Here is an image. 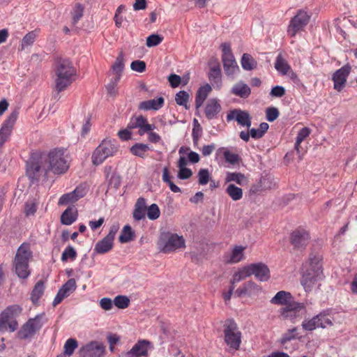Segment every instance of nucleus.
<instances>
[{
	"instance_id": "nucleus-27",
	"label": "nucleus",
	"mask_w": 357,
	"mask_h": 357,
	"mask_svg": "<svg viewBox=\"0 0 357 357\" xmlns=\"http://www.w3.org/2000/svg\"><path fill=\"white\" fill-rule=\"evenodd\" d=\"M164 104V98L159 97L156 99H152L141 102L139 105V109L141 110H158L162 107Z\"/></svg>"
},
{
	"instance_id": "nucleus-3",
	"label": "nucleus",
	"mask_w": 357,
	"mask_h": 357,
	"mask_svg": "<svg viewBox=\"0 0 357 357\" xmlns=\"http://www.w3.org/2000/svg\"><path fill=\"white\" fill-rule=\"evenodd\" d=\"M22 312V307L18 305H13L6 307L0 314V332L9 329L14 332L18 327V323L15 318Z\"/></svg>"
},
{
	"instance_id": "nucleus-36",
	"label": "nucleus",
	"mask_w": 357,
	"mask_h": 357,
	"mask_svg": "<svg viewBox=\"0 0 357 357\" xmlns=\"http://www.w3.org/2000/svg\"><path fill=\"white\" fill-rule=\"evenodd\" d=\"M211 91V86L208 84L203 86L199 89L196 95L195 106L200 107Z\"/></svg>"
},
{
	"instance_id": "nucleus-62",
	"label": "nucleus",
	"mask_w": 357,
	"mask_h": 357,
	"mask_svg": "<svg viewBox=\"0 0 357 357\" xmlns=\"http://www.w3.org/2000/svg\"><path fill=\"white\" fill-rule=\"evenodd\" d=\"M114 305V301H112L109 298H103L100 301V305L104 310H110Z\"/></svg>"
},
{
	"instance_id": "nucleus-6",
	"label": "nucleus",
	"mask_w": 357,
	"mask_h": 357,
	"mask_svg": "<svg viewBox=\"0 0 357 357\" xmlns=\"http://www.w3.org/2000/svg\"><path fill=\"white\" fill-rule=\"evenodd\" d=\"M225 341L232 349L238 350L241 343V333L237 324L233 321H228L225 325Z\"/></svg>"
},
{
	"instance_id": "nucleus-23",
	"label": "nucleus",
	"mask_w": 357,
	"mask_h": 357,
	"mask_svg": "<svg viewBox=\"0 0 357 357\" xmlns=\"http://www.w3.org/2000/svg\"><path fill=\"white\" fill-rule=\"evenodd\" d=\"M261 291L260 286L252 281H248L244 283L241 287L236 289V293L238 296L243 295L253 296L257 295Z\"/></svg>"
},
{
	"instance_id": "nucleus-20",
	"label": "nucleus",
	"mask_w": 357,
	"mask_h": 357,
	"mask_svg": "<svg viewBox=\"0 0 357 357\" xmlns=\"http://www.w3.org/2000/svg\"><path fill=\"white\" fill-rule=\"evenodd\" d=\"M309 241V234L304 229L294 231L291 235V242L294 248L302 249L305 248Z\"/></svg>"
},
{
	"instance_id": "nucleus-12",
	"label": "nucleus",
	"mask_w": 357,
	"mask_h": 357,
	"mask_svg": "<svg viewBox=\"0 0 357 357\" xmlns=\"http://www.w3.org/2000/svg\"><path fill=\"white\" fill-rule=\"evenodd\" d=\"M40 319V315L29 319L17 332L19 338L26 339L33 335L43 326Z\"/></svg>"
},
{
	"instance_id": "nucleus-14",
	"label": "nucleus",
	"mask_w": 357,
	"mask_h": 357,
	"mask_svg": "<svg viewBox=\"0 0 357 357\" xmlns=\"http://www.w3.org/2000/svg\"><path fill=\"white\" fill-rule=\"evenodd\" d=\"M227 121L235 120L241 126L250 128L251 126V117L248 112L236 109L230 111L227 115Z\"/></svg>"
},
{
	"instance_id": "nucleus-34",
	"label": "nucleus",
	"mask_w": 357,
	"mask_h": 357,
	"mask_svg": "<svg viewBox=\"0 0 357 357\" xmlns=\"http://www.w3.org/2000/svg\"><path fill=\"white\" fill-rule=\"evenodd\" d=\"M291 298V295L289 292L285 291H278L275 296H273L270 302L275 305H286L289 303Z\"/></svg>"
},
{
	"instance_id": "nucleus-51",
	"label": "nucleus",
	"mask_w": 357,
	"mask_h": 357,
	"mask_svg": "<svg viewBox=\"0 0 357 357\" xmlns=\"http://www.w3.org/2000/svg\"><path fill=\"white\" fill-rule=\"evenodd\" d=\"M36 33L34 31L29 32L22 40L21 50H24L29 46H31L35 41Z\"/></svg>"
},
{
	"instance_id": "nucleus-58",
	"label": "nucleus",
	"mask_w": 357,
	"mask_h": 357,
	"mask_svg": "<svg viewBox=\"0 0 357 357\" xmlns=\"http://www.w3.org/2000/svg\"><path fill=\"white\" fill-rule=\"evenodd\" d=\"M210 174L208 169H202L198 172L199 183L200 185H206L208 183Z\"/></svg>"
},
{
	"instance_id": "nucleus-8",
	"label": "nucleus",
	"mask_w": 357,
	"mask_h": 357,
	"mask_svg": "<svg viewBox=\"0 0 357 357\" xmlns=\"http://www.w3.org/2000/svg\"><path fill=\"white\" fill-rule=\"evenodd\" d=\"M105 344L97 340H92L82 345L78 351L79 357H103L105 354Z\"/></svg>"
},
{
	"instance_id": "nucleus-9",
	"label": "nucleus",
	"mask_w": 357,
	"mask_h": 357,
	"mask_svg": "<svg viewBox=\"0 0 357 357\" xmlns=\"http://www.w3.org/2000/svg\"><path fill=\"white\" fill-rule=\"evenodd\" d=\"M303 303L293 302L282 307L280 311V316L282 319H289L295 323L297 318L301 317L305 312Z\"/></svg>"
},
{
	"instance_id": "nucleus-54",
	"label": "nucleus",
	"mask_w": 357,
	"mask_h": 357,
	"mask_svg": "<svg viewBox=\"0 0 357 357\" xmlns=\"http://www.w3.org/2000/svg\"><path fill=\"white\" fill-rule=\"evenodd\" d=\"M129 303L130 300L126 296H117L114 299V305L120 309L126 308Z\"/></svg>"
},
{
	"instance_id": "nucleus-5",
	"label": "nucleus",
	"mask_w": 357,
	"mask_h": 357,
	"mask_svg": "<svg viewBox=\"0 0 357 357\" xmlns=\"http://www.w3.org/2000/svg\"><path fill=\"white\" fill-rule=\"evenodd\" d=\"M118 151L116 142L104 139L96 149L92 155V162L95 165L102 164L107 158L114 155Z\"/></svg>"
},
{
	"instance_id": "nucleus-45",
	"label": "nucleus",
	"mask_w": 357,
	"mask_h": 357,
	"mask_svg": "<svg viewBox=\"0 0 357 357\" xmlns=\"http://www.w3.org/2000/svg\"><path fill=\"white\" fill-rule=\"evenodd\" d=\"M134 233L132 230V228L130 225H126L122 231L121 234L119 236V241L122 243H128L131 241L133 239Z\"/></svg>"
},
{
	"instance_id": "nucleus-43",
	"label": "nucleus",
	"mask_w": 357,
	"mask_h": 357,
	"mask_svg": "<svg viewBox=\"0 0 357 357\" xmlns=\"http://www.w3.org/2000/svg\"><path fill=\"white\" fill-rule=\"evenodd\" d=\"M241 66L244 70H251L255 68L257 62L248 54H244L241 59Z\"/></svg>"
},
{
	"instance_id": "nucleus-41",
	"label": "nucleus",
	"mask_w": 357,
	"mask_h": 357,
	"mask_svg": "<svg viewBox=\"0 0 357 357\" xmlns=\"http://www.w3.org/2000/svg\"><path fill=\"white\" fill-rule=\"evenodd\" d=\"M275 68L278 72L283 75H286L290 69V66L281 54H279L276 58Z\"/></svg>"
},
{
	"instance_id": "nucleus-10",
	"label": "nucleus",
	"mask_w": 357,
	"mask_h": 357,
	"mask_svg": "<svg viewBox=\"0 0 357 357\" xmlns=\"http://www.w3.org/2000/svg\"><path fill=\"white\" fill-rule=\"evenodd\" d=\"M44 160L45 158L41 157L40 160L27 165L26 174L30 178L39 180L47 176L50 169Z\"/></svg>"
},
{
	"instance_id": "nucleus-32",
	"label": "nucleus",
	"mask_w": 357,
	"mask_h": 357,
	"mask_svg": "<svg viewBox=\"0 0 357 357\" xmlns=\"http://www.w3.org/2000/svg\"><path fill=\"white\" fill-rule=\"evenodd\" d=\"M146 212V203L145 199L140 197L137 200L133 212V218L140 220L145 218Z\"/></svg>"
},
{
	"instance_id": "nucleus-7",
	"label": "nucleus",
	"mask_w": 357,
	"mask_h": 357,
	"mask_svg": "<svg viewBox=\"0 0 357 357\" xmlns=\"http://www.w3.org/2000/svg\"><path fill=\"white\" fill-rule=\"evenodd\" d=\"M158 245L164 252H170L185 247V240L176 234H163L158 242Z\"/></svg>"
},
{
	"instance_id": "nucleus-64",
	"label": "nucleus",
	"mask_w": 357,
	"mask_h": 357,
	"mask_svg": "<svg viewBox=\"0 0 357 357\" xmlns=\"http://www.w3.org/2000/svg\"><path fill=\"white\" fill-rule=\"evenodd\" d=\"M181 80V77L175 74H171L168 77V81L173 88L177 87L180 84Z\"/></svg>"
},
{
	"instance_id": "nucleus-29",
	"label": "nucleus",
	"mask_w": 357,
	"mask_h": 357,
	"mask_svg": "<svg viewBox=\"0 0 357 357\" xmlns=\"http://www.w3.org/2000/svg\"><path fill=\"white\" fill-rule=\"evenodd\" d=\"M250 276V271L249 264L243 267L238 268L233 274L230 280V284L235 286L236 283L245 280Z\"/></svg>"
},
{
	"instance_id": "nucleus-47",
	"label": "nucleus",
	"mask_w": 357,
	"mask_h": 357,
	"mask_svg": "<svg viewBox=\"0 0 357 357\" xmlns=\"http://www.w3.org/2000/svg\"><path fill=\"white\" fill-rule=\"evenodd\" d=\"M38 205V202L36 199L27 200L24 210L26 216L33 215L37 210Z\"/></svg>"
},
{
	"instance_id": "nucleus-11",
	"label": "nucleus",
	"mask_w": 357,
	"mask_h": 357,
	"mask_svg": "<svg viewBox=\"0 0 357 357\" xmlns=\"http://www.w3.org/2000/svg\"><path fill=\"white\" fill-rule=\"evenodd\" d=\"M309 20L310 15L305 11L299 10L290 21L287 28L288 35L294 37L307 24Z\"/></svg>"
},
{
	"instance_id": "nucleus-21",
	"label": "nucleus",
	"mask_w": 357,
	"mask_h": 357,
	"mask_svg": "<svg viewBox=\"0 0 357 357\" xmlns=\"http://www.w3.org/2000/svg\"><path fill=\"white\" fill-rule=\"evenodd\" d=\"M85 194L84 188L77 187L73 192L63 195L60 197L58 204L59 205H66L75 203L80 198L84 197Z\"/></svg>"
},
{
	"instance_id": "nucleus-57",
	"label": "nucleus",
	"mask_w": 357,
	"mask_h": 357,
	"mask_svg": "<svg viewBox=\"0 0 357 357\" xmlns=\"http://www.w3.org/2000/svg\"><path fill=\"white\" fill-rule=\"evenodd\" d=\"M296 328L288 330L285 333L283 334L282 337H281L280 343L282 344H284L287 342L294 340L296 338Z\"/></svg>"
},
{
	"instance_id": "nucleus-13",
	"label": "nucleus",
	"mask_w": 357,
	"mask_h": 357,
	"mask_svg": "<svg viewBox=\"0 0 357 357\" xmlns=\"http://www.w3.org/2000/svg\"><path fill=\"white\" fill-rule=\"evenodd\" d=\"M18 112L13 111L3 122L0 129V146H1L10 136L12 129L17 121Z\"/></svg>"
},
{
	"instance_id": "nucleus-63",
	"label": "nucleus",
	"mask_w": 357,
	"mask_h": 357,
	"mask_svg": "<svg viewBox=\"0 0 357 357\" xmlns=\"http://www.w3.org/2000/svg\"><path fill=\"white\" fill-rule=\"evenodd\" d=\"M119 81H116V78L112 80V82L107 86V90L108 94L112 96H116L117 93L116 86Z\"/></svg>"
},
{
	"instance_id": "nucleus-33",
	"label": "nucleus",
	"mask_w": 357,
	"mask_h": 357,
	"mask_svg": "<svg viewBox=\"0 0 357 357\" xmlns=\"http://www.w3.org/2000/svg\"><path fill=\"white\" fill-rule=\"evenodd\" d=\"M320 261L321 257L319 255L310 254L308 261L305 264V267L308 265L309 268H306L305 271H310L313 273H317V271H319V273L322 274Z\"/></svg>"
},
{
	"instance_id": "nucleus-60",
	"label": "nucleus",
	"mask_w": 357,
	"mask_h": 357,
	"mask_svg": "<svg viewBox=\"0 0 357 357\" xmlns=\"http://www.w3.org/2000/svg\"><path fill=\"white\" fill-rule=\"evenodd\" d=\"M266 119L272 122L275 121L279 116V111L276 107H268L266 111Z\"/></svg>"
},
{
	"instance_id": "nucleus-38",
	"label": "nucleus",
	"mask_w": 357,
	"mask_h": 357,
	"mask_svg": "<svg viewBox=\"0 0 357 357\" xmlns=\"http://www.w3.org/2000/svg\"><path fill=\"white\" fill-rule=\"evenodd\" d=\"M78 347V342L75 338H69L66 340L63 346V354L61 356H64L66 357H70L74 353V351Z\"/></svg>"
},
{
	"instance_id": "nucleus-39",
	"label": "nucleus",
	"mask_w": 357,
	"mask_h": 357,
	"mask_svg": "<svg viewBox=\"0 0 357 357\" xmlns=\"http://www.w3.org/2000/svg\"><path fill=\"white\" fill-rule=\"evenodd\" d=\"M226 192L233 201L240 200L243 197V190L234 184H229Z\"/></svg>"
},
{
	"instance_id": "nucleus-35",
	"label": "nucleus",
	"mask_w": 357,
	"mask_h": 357,
	"mask_svg": "<svg viewBox=\"0 0 357 357\" xmlns=\"http://www.w3.org/2000/svg\"><path fill=\"white\" fill-rule=\"evenodd\" d=\"M235 182L240 185L248 183V178L240 172H227L225 183Z\"/></svg>"
},
{
	"instance_id": "nucleus-44",
	"label": "nucleus",
	"mask_w": 357,
	"mask_h": 357,
	"mask_svg": "<svg viewBox=\"0 0 357 357\" xmlns=\"http://www.w3.org/2000/svg\"><path fill=\"white\" fill-rule=\"evenodd\" d=\"M310 134V130L306 127L303 128L298 133V135L296 137V140L295 143V149L297 152V153H300V144L301 143L307 138Z\"/></svg>"
},
{
	"instance_id": "nucleus-46",
	"label": "nucleus",
	"mask_w": 357,
	"mask_h": 357,
	"mask_svg": "<svg viewBox=\"0 0 357 357\" xmlns=\"http://www.w3.org/2000/svg\"><path fill=\"white\" fill-rule=\"evenodd\" d=\"M44 292V284L42 281L38 282L31 293V301L33 303H37Z\"/></svg>"
},
{
	"instance_id": "nucleus-30",
	"label": "nucleus",
	"mask_w": 357,
	"mask_h": 357,
	"mask_svg": "<svg viewBox=\"0 0 357 357\" xmlns=\"http://www.w3.org/2000/svg\"><path fill=\"white\" fill-rule=\"evenodd\" d=\"M113 244L114 240L105 236L96 244L94 251L99 255L105 254L112 249Z\"/></svg>"
},
{
	"instance_id": "nucleus-55",
	"label": "nucleus",
	"mask_w": 357,
	"mask_h": 357,
	"mask_svg": "<svg viewBox=\"0 0 357 357\" xmlns=\"http://www.w3.org/2000/svg\"><path fill=\"white\" fill-rule=\"evenodd\" d=\"M163 40V37L158 34H151L146 38V45L148 47L158 45Z\"/></svg>"
},
{
	"instance_id": "nucleus-56",
	"label": "nucleus",
	"mask_w": 357,
	"mask_h": 357,
	"mask_svg": "<svg viewBox=\"0 0 357 357\" xmlns=\"http://www.w3.org/2000/svg\"><path fill=\"white\" fill-rule=\"evenodd\" d=\"M83 11L84 8L81 4L77 3L75 5L72 12L73 23L74 24H77V22L82 18L83 16Z\"/></svg>"
},
{
	"instance_id": "nucleus-42",
	"label": "nucleus",
	"mask_w": 357,
	"mask_h": 357,
	"mask_svg": "<svg viewBox=\"0 0 357 357\" xmlns=\"http://www.w3.org/2000/svg\"><path fill=\"white\" fill-rule=\"evenodd\" d=\"M149 150V146L147 144L137 143L130 148V152L138 157L144 158L146 153Z\"/></svg>"
},
{
	"instance_id": "nucleus-26",
	"label": "nucleus",
	"mask_w": 357,
	"mask_h": 357,
	"mask_svg": "<svg viewBox=\"0 0 357 357\" xmlns=\"http://www.w3.org/2000/svg\"><path fill=\"white\" fill-rule=\"evenodd\" d=\"M208 77L213 86L218 89H220L222 84V75L220 66L218 63H215L214 65L211 66Z\"/></svg>"
},
{
	"instance_id": "nucleus-50",
	"label": "nucleus",
	"mask_w": 357,
	"mask_h": 357,
	"mask_svg": "<svg viewBox=\"0 0 357 357\" xmlns=\"http://www.w3.org/2000/svg\"><path fill=\"white\" fill-rule=\"evenodd\" d=\"M146 215L149 219L154 220L158 219L160 215V211L156 204H152L146 208Z\"/></svg>"
},
{
	"instance_id": "nucleus-1",
	"label": "nucleus",
	"mask_w": 357,
	"mask_h": 357,
	"mask_svg": "<svg viewBox=\"0 0 357 357\" xmlns=\"http://www.w3.org/2000/svg\"><path fill=\"white\" fill-rule=\"evenodd\" d=\"M76 70L72 62L67 59H59L54 67V81L58 92L66 89L75 80Z\"/></svg>"
},
{
	"instance_id": "nucleus-19",
	"label": "nucleus",
	"mask_w": 357,
	"mask_h": 357,
	"mask_svg": "<svg viewBox=\"0 0 357 357\" xmlns=\"http://www.w3.org/2000/svg\"><path fill=\"white\" fill-rule=\"evenodd\" d=\"M151 342L146 340H139L132 348L124 354V357H141L146 356Z\"/></svg>"
},
{
	"instance_id": "nucleus-61",
	"label": "nucleus",
	"mask_w": 357,
	"mask_h": 357,
	"mask_svg": "<svg viewBox=\"0 0 357 357\" xmlns=\"http://www.w3.org/2000/svg\"><path fill=\"white\" fill-rule=\"evenodd\" d=\"M285 94V89L283 86H275L272 88L270 95L273 97L280 98Z\"/></svg>"
},
{
	"instance_id": "nucleus-15",
	"label": "nucleus",
	"mask_w": 357,
	"mask_h": 357,
	"mask_svg": "<svg viewBox=\"0 0 357 357\" xmlns=\"http://www.w3.org/2000/svg\"><path fill=\"white\" fill-rule=\"evenodd\" d=\"M322 274L319 273V271L317 273H313L310 271H305L301 284L306 291H310L313 288L318 285V282L321 279Z\"/></svg>"
},
{
	"instance_id": "nucleus-25",
	"label": "nucleus",
	"mask_w": 357,
	"mask_h": 357,
	"mask_svg": "<svg viewBox=\"0 0 357 357\" xmlns=\"http://www.w3.org/2000/svg\"><path fill=\"white\" fill-rule=\"evenodd\" d=\"M231 93L240 98H247L251 93V89L244 82L239 81L232 86Z\"/></svg>"
},
{
	"instance_id": "nucleus-48",
	"label": "nucleus",
	"mask_w": 357,
	"mask_h": 357,
	"mask_svg": "<svg viewBox=\"0 0 357 357\" xmlns=\"http://www.w3.org/2000/svg\"><path fill=\"white\" fill-rule=\"evenodd\" d=\"M319 317V326L321 328H326L333 326V319L325 312H322L317 314Z\"/></svg>"
},
{
	"instance_id": "nucleus-2",
	"label": "nucleus",
	"mask_w": 357,
	"mask_h": 357,
	"mask_svg": "<svg viewBox=\"0 0 357 357\" xmlns=\"http://www.w3.org/2000/svg\"><path fill=\"white\" fill-rule=\"evenodd\" d=\"M31 256L29 244L23 243L18 248L13 264L15 273L19 278L25 279L29 275V261Z\"/></svg>"
},
{
	"instance_id": "nucleus-53",
	"label": "nucleus",
	"mask_w": 357,
	"mask_h": 357,
	"mask_svg": "<svg viewBox=\"0 0 357 357\" xmlns=\"http://www.w3.org/2000/svg\"><path fill=\"white\" fill-rule=\"evenodd\" d=\"M189 99V94L184 91H181L176 93L175 97V100L176 103L179 105L184 106L186 109H188L187 103Z\"/></svg>"
},
{
	"instance_id": "nucleus-31",
	"label": "nucleus",
	"mask_w": 357,
	"mask_h": 357,
	"mask_svg": "<svg viewBox=\"0 0 357 357\" xmlns=\"http://www.w3.org/2000/svg\"><path fill=\"white\" fill-rule=\"evenodd\" d=\"M77 211L74 206H70L66 208L61 215V222L63 225H70L76 220Z\"/></svg>"
},
{
	"instance_id": "nucleus-17",
	"label": "nucleus",
	"mask_w": 357,
	"mask_h": 357,
	"mask_svg": "<svg viewBox=\"0 0 357 357\" xmlns=\"http://www.w3.org/2000/svg\"><path fill=\"white\" fill-rule=\"evenodd\" d=\"M350 70L351 67L346 65L335 72L333 76V80L335 90L340 91L344 87Z\"/></svg>"
},
{
	"instance_id": "nucleus-16",
	"label": "nucleus",
	"mask_w": 357,
	"mask_h": 357,
	"mask_svg": "<svg viewBox=\"0 0 357 357\" xmlns=\"http://www.w3.org/2000/svg\"><path fill=\"white\" fill-rule=\"evenodd\" d=\"M250 275L255 277L261 282H266L270 278V271L264 263H255L249 264Z\"/></svg>"
},
{
	"instance_id": "nucleus-28",
	"label": "nucleus",
	"mask_w": 357,
	"mask_h": 357,
	"mask_svg": "<svg viewBox=\"0 0 357 357\" xmlns=\"http://www.w3.org/2000/svg\"><path fill=\"white\" fill-rule=\"evenodd\" d=\"M224 70L227 75L233 76L239 71V67L234 56L222 59Z\"/></svg>"
},
{
	"instance_id": "nucleus-18",
	"label": "nucleus",
	"mask_w": 357,
	"mask_h": 357,
	"mask_svg": "<svg viewBox=\"0 0 357 357\" xmlns=\"http://www.w3.org/2000/svg\"><path fill=\"white\" fill-rule=\"evenodd\" d=\"M76 289V282L75 279L68 280L59 290L56 295L53 305L56 306L59 304L66 297H68Z\"/></svg>"
},
{
	"instance_id": "nucleus-59",
	"label": "nucleus",
	"mask_w": 357,
	"mask_h": 357,
	"mask_svg": "<svg viewBox=\"0 0 357 357\" xmlns=\"http://www.w3.org/2000/svg\"><path fill=\"white\" fill-rule=\"evenodd\" d=\"M130 68L138 73H143L146 70V63L143 61L136 60L131 63Z\"/></svg>"
},
{
	"instance_id": "nucleus-24",
	"label": "nucleus",
	"mask_w": 357,
	"mask_h": 357,
	"mask_svg": "<svg viewBox=\"0 0 357 357\" xmlns=\"http://www.w3.org/2000/svg\"><path fill=\"white\" fill-rule=\"evenodd\" d=\"M220 110L221 106L218 100L212 98L207 101L204 112L208 119H213L216 117Z\"/></svg>"
},
{
	"instance_id": "nucleus-49",
	"label": "nucleus",
	"mask_w": 357,
	"mask_h": 357,
	"mask_svg": "<svg viewBox=\"0 0 357 357\" xmlns=\"http://www.w3.org/2000/svg\"><path fill=\"white\" fill-rule=\"evenodd\" d=\"M319 317L315 316L310 319L305 320L302 323V327L305 331H313L319 326Z\"/></svg>"
},
{
	"instance_id": "nucleus-40",
	"label": "nucleus",
	"mask_w": 357,
	"mask_h": 357,
	"mask_svg": "<svg viewBox=\"0 0 357 357\" xmlns=\"http://www.w3.org/2000/svg\"><path fill=\"white\" fill-rule=\"evenodd\" d=\"M218 152L222 153L225 159V160L230 164H236L239 160V157L237 154L231 152L227 148H220L218 150Z\"/></svg>"
},
{
	"instance_id": "nucleus-22",
	"label": "nucleus",
	"mask_w": 357,
	"mask_h": 357,
	"mask_svg": "<svg viewBox=\"0 0 357 357\" xmlns=\"http://www.w3.org/2000/svg\"><path fill=\"white\" fill-rule=\"evenodd\" d=\"M246 247L236 245L231 252L225 257V261L227 264H237L245 259V250Z\"/></svg>"
},
{
	"instance_id": "nucleus-52",
	"label": "nucleus",
	"mask_w": 357,
	"mask_h": 357,
	"mask_svg": "<svg viewBox=\"0 0 357 357\" xmlns=\"http://www.w3.org/2000/svg\"><path fill=\"white\" fill-rule=\"evenodd\" d=\"M77 257V252L75 248L70 245L68 246L61 255V261H66L68 259L74 260Z\"/></svg>"
},
{
	"instance_id": "nucleus-37",
	"label": "nucleus",
	"mask_w": 357,
	"mask_h": 357,
	"mask_svg": "<svg viewBox=\"0 0 357 357\" xmlns=\"http://www.w3.org/2000/svg\"><path fill=\"white\" fill-rule=\"evenodd\" d=\"M123 68V55L122 53H120L112 67V72L115 75L114 78H116V81H119Z\"/></svg>"
},
{
	"instance_id": "nucleus-4",
	"label": "nucleus",
	"mask_w": 357,
	"mask_h": 357,
	"mask_svg": "<svg viewBox=\"0 0 357 357\" xmlns=\"http://www.w3.org/2000/svg\"><path fill=\"white\" fill-rule=\"evenodd\" d=\"M44 158V161L47 163L50 171H52L54 174H63L68 169L63 150L54 149Z\"/></svg>"
}]
</instances>
